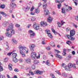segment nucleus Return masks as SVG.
I'll return each mask as SVG.
<instances>
[{
    "label": "nucleus",
    "mask_w": 78,
    "mask_h": 78,
    "mask_svg": "<svg viewBox=\"0 0 78 78\" xmlns=\"http://www.w3.org/2000/svg\"><path fill=\"white\" fill-rule=\"evenodd\" d=\"M13 25V24L12 23H10L9 26L8 27V28L7 29V32L5 34L6 36L10 37L12 36L11 34H14L15 31L14 30H13V28H14ZM10 33L11 34H10Z\"/></svg>",
    "instance_id": "1"
},
{
    "label": "nucleus",
    "mask_w": 78,
    "mask_h": 78,
    "mask_svg": "<svg viewBox=\"0 0 78 78\" xmlns=\"http://www.w3.org/2000/svg\"><path fill=\"white\" fill-rule=\"evenodd\" d=\"M70 35H66V36L68 37V39L71 40V41H73L75 40V37L73 38L72 36H73L75 34V32L74 29H73L70 31Z\"/></svg>",
    "instance_id": "2"
},
{
    "label": "nucleus",
    "mask_w": 78,
    "mask_h": 78,
    "mask_svg": "<svg viewBox=\"0 0 78 78\" xmlns=\"http://www.w3.org/2000/svg\"><path fill=\"white\" fill-rule=\"evenodd\" d=\"M73 65L72 64L69 63V64L68 66H67L65 68V69L66 70H67V71L70 70V69L72 68V67L73 66Z\"/></svg>",
    "instance_id": "3"
},
{
    "label": "nucleus",
    "mask_w": 78,
    "mask_h": 78,
    "mask_svg": "<svg viewBox=\"0 0 78 78\" xmlns=\"http://www.w3.org/2000/svg\"><path fill=\"white\" fill-rule=\"evenodd\" d=\"M36 56H37V54L36 52H33L31 53V56L32 59H36Z\"/></svg>",
    "instance_id": "4"
},
{
    "label": "nucleus",
    "mask_w": 78,
    "mask_h": 78,
    "mask_svg": "<svg viewBox=\"0 0 78 78\" xmlns=\"http://www.w3.org/2000/svg\"><path fill=\"white\" fill-rule=\"evenodd\" d=\"M29 33H30V37H33L35 36V33L32 31L31 30H30L28 31Z\"/></svg>",
    "instance_id": "5"
},
{
    "label": "nucleus",
    "mask_w": 78,
    "mask_h": 78,
    "mask_svg": "<svg viewBox=\"0 0 78 78\" xmlns=\"http://www.w3.org/2000/svg\"><path fill=\"white\" fill-rule=\"evenodd\" d=\"M19 48L20 50V51L25 52V47H23L20 45L19 46Z\"/></svg>",
    "instance_id": "6"
},
{
    "label": "nucleus",
    "mask_w": 78,
    "mask_h": 78,
    "mask_svg": "<svg viewBox=\"0 0 78 78\" xmlns=\"http://www.w3.org/2000/svg\"><path fill=\"white\" fill-rule=\"evenodd\" d=\"M34 47H35V45L34 44H30L29 46V48L31 51H34Z\"/></svg>",
    "instance_id": "7"
},
{
    "label": "nucleus",
    "mask_w": 78,
    "mask_h": 78,
    "mask_svg": "<svg viewBox=\"0 0 78 78\" xmlns=\"http://www.w3.org/2000/svg\"><path fill=\"white\" fill-rule=\"evenodd\" d=\"M25 62H26L27 64H31V59L29 58H27L25 59Z\"/></svg>",
    "instance_id": "8"
},
{
    "label": "nucleus",
    "mask_w": 78,
    "mask_h": 78,
    "mask_svg": "<svg viewBox=\"0 0 78 78\" xmlns=\"http://www.w3.org/2000/svg\"><path fill=\"white\" fill-rule=\"evenodd\" d=\"M41 25L43 27H46L47 25V22H41L40 23Z\"/></svg>",
    "instance_id": "9"
},
{
    "label": "nucleus",
    "mask_w": 78,
    "mask_h": 78,
    "mask_svg": "<svg viewBox=\"0 0 78 78\" xmlns=\"http://www.w3.org/2000/svg\"><path fill=\"white\" fill-rule=\"evenodd\" d=\"M11 7L13 8H16V4L14 3H11L10 4Z\"/></svg>",
    "instance_id": "10"
},
{
    "label": "nucleus",
    "mask_w": 78,
    "mask_h": 78,
    "mask_svg": "<svg viewBox=\"0 0 78 78\" xmlns=\"http://www.w3.org/2000/svg\"><path fill=\"white\" fill-rule=\"evenodd\" d=\"M42 6L43 9H46L47 7V4L46 2H44L42 4Z\"/></svg>",
    "instance_id": "11"
},
{
    "label": "nucleus",
    "mask_w": 78,
    "mask_h": 78,
    "mask_svg": "<svg viewBox=\"0 0 78 78\" xmlns=\"http://www.w3.org/2000/svg\"><path fill=\"white\" fill-rule=\"evenodd\" d=\"M35 74H42L43 73V71H35L34 72Z\"/></svg>",
    "instance_id": "12"
},
{
    "label": "nucleus",
    "mask_w": 78,
    "mask_h": 78,
    "mask_svg": "<svg viewBox=\"0 0 78 78\" xmlns=\"http://www.w3.org/2000/svg\"><path fill=\"white\" fill-rule=\"evenodd\" d=\"M55 55L56 57L59 58L60 59H61L62 58V56H61L58 54H56Z\"/></svg>",
    "instance_id": "13"
},
{
    "label": "nucleus",
    "mask_w": 78,
    "mask_h": 78,
    "mask_svg": "<svg viewBox=\"0 0 78 78\" xmlns=\"http://www.w3.org/2000/svg\"><path fill=\"white\" fill-rule=\"evenodd\" d=\"M0 14H1L4 17H6L7 16V14L3 12H0Z\"/></svg>",
    "instance_id": "14"
},
{
    "label": "nucleus",
    "mask_w": 78,
    "mask_h": 78,
    "mask_svg": "<svg viewBox=\"0 0 78 78\" xmlns=\"http://www.w3.org/2000/svg\"><path fill=\"white\" fill-rule=\"evenodd\" d=\"M34 64H37L38 63H39V61L35 60V59H34Z\"/></svg>",
    "instance_id": "15"
},
{
    "label": "nucleus",
    "mask_w": 78,
    "mask_h": 78,
    "mask_svg": "<svg viewBox=\"0 0 78 78\" xmlns=\"http://www.w3.org/2000/svg\"><path fill=\"white\" fill-rule=\"evenodd\" d=\"M12 64H10L9 65V70H12Z\"/></svg>",
    "instance_id": "16"
},
{
    "label": "nucleus",
    "mask_w": 78,
    "mask_h": 78,
    "mask_svg": "<svg viewBox=\"0 0 78 78\" xmlns=\"http://www.w3.org/2000/svg\"><path fill=\"white\" fill-rule=\"evenodd\" d=\"M65 0H55V1L56 2V3H62L64 1H65Z\"/></svg>",
    "instance_id": "17"
},
{
    "label": "nucleus",
    "mask_w": 78,
    "mask_h": 78,
    "mask_svg": "<svg viewBox=\"0 0 78 78\" xmlns=\"http://www.w3.org/2000/svg\"><path fill=\"white\" fill-rule=\"evenodd\" d=\"M66 48H64L63 51V56H66Z\"/></svg>",
    "instance_id": "18"
},
{
    "label": "nucleus",
    "mask_w": 78,
    "mask_h": 78,
    "mask_svg": "<svg viewBox=\"0 0 78 78\" xmlns=\"http://www.w3.org/2000/svg\"><path fill=\"white\" fill-rule=\"evenodd\" d=\"M16 56H17V54L14 53L12 55V57L13 58H16Z\"/></svg>",
    "instance_id": "19"
},
{
    "label": "nucleus",
    "mask_w": 78,
    "mask_h": 78,
    "mask_svg": "<svg viewBox=\"0 0 78 78\" xmlns=\"http://www.w3.org/2000/svg\"><path fill=\"white\" fill-rule=\"evenodd\" d=\"M20 53L23 57H25V53L23 51H20Z\"/></svg>",
    "instance_id": "20"
},
{
    "label": "nucleus",
    "mask_w": 78,
    "mask_h": 78,
    "mask_svg": "<svg viewBox=\"0 0 78 78\" xmlns=\"http://www.w3.org/2000/svg\"><path fill=\"white\" fill-rule=\"evenodd\" d=\"M41 43L43 45H45V44H46V43L45 42V39L44 38H42Z\"/></svg>",
    "instance_id": "21"
},
{
    "label": "nucleus",
    "mask_w": 78,
    "mask_h": 78,
    "mask_svg": "<svg viewBox=\"0 0 78 78\" xmlns=\"http://www.w3.org/2000/svg\"><path fill=\"white\" fill-rule=\"evenodd\" d=\"M13 60L14 62H15L16 63V62H17L19 60L17 59L16 58H13Z\"/></svg>",
    "instance_id": "22"
},
{
    "label": "nucleus",
    "mask_w": 78,
    "mask_h": 78,
    "mask_svg": "<svg viewBox=\"0 0 78 78\" xmlns=\"http://www.w3.org/2000/svg\"><path fill=\"white\" fill-rule=\"evenodd\" d=\"M45 64L48 66H50V62L49 61V60H47L45 62Z\"/></svg>",
    "instance_id": "23"
},
{
    "label": "nucleus",
    "mask_w": 78,
    "mask_h": 78,
    "mask_svg": "<svg viewBox=\"0 0 78 78\" xmlns=\"http://www.w3.org/2000/svg\"><path fill=\"white\" fill-rule=\"evenodd\" d=\"M50 45L52 47H55V43H54V42L53 41H51L50 43Z\"/></svg>",
    "instance_id": "24"
},
{
    "label": "nucleus",
    "mask_w": 78,
    "mask_h": 78,
    "mask_svg": "<svg viewBox=\"0 0 78 78\" xmlns=\"http://www.w3.org/2000/svg\"><path fill=\"white\" fill-rule=\"evenodd\" d=\"M48 22H52V19H51V17H49V18L48 19Z\"/></svg>",
    "instance_id": "25"
},
{
    "label": "nucleus",
    "mask_w": 78,
    "mask_h": 78,
    "mask_svg": "<svg viewBox=\"0 0 78 78\" xmlns=\"http://www.w3.org/2000/svg\"><path fill=\"white\" fill-rule=\"evenodd\" d=\"M44 12H46V15H48L49 13V11H48V9H45L44 10Z\"/></svg>",
    "instance_id": "26"
},
{
    "label": "nucleus",
    "mask_w": 78,
    "mask_h": 78,
    "mask_svg": "<svg viewBox=\"0 0 78 78\" xmlns=\"http://www.w3.org/2000/svg\"><path fill=\"white\" fill-rule=\"evenodd\" d=\"M6 46L7 47V48H6V51H8L9 50V44H6Z\"/></svg>",
    "instance_id": "27"
},
{
    "label": "nucleus",
    "mask_w": 78,
    "mask_h": 78,
    "mask_svg": "<svg viewBox=\"0 0 78 78\" xmlns=\"http://www.w3.org/2000/svg\"><path fill=\"white\" fill-rule=\"evenodd\" d=\"M62 76H64V78H66L67 76V74H66L65 73H62Z\"/></svg>",
    "instance_id": "28"
},
{
    "label": "nucleus",
    "mask_w": 78,
    "mask_h": 78,
    "mask_svg": "<svg viewBox=\"0 0 78 78\" xmlns=\"http://www.w3.org/2000/svg\"><path fill=\"white\" fill-rule=\"evenodd\" d=\"M1 64H2V63L0 62V72L3 70V67L1 66Z\"/></svg>",
    "instance_id": "29"
},
{
    "label": "nucleus",
    "mask_w": 78,
    "mask_h": 78,
    "mask_svg": "<svg viewBox=\"0 0 78 78\" xmlns=\"http://www.w3.org/2000/svg\"><path fill=\"white\" fill-rule=\"evenodd\" d=\"M35 12L36 13H37V14H38V13H39V8L35 10Z\"/></svg>",
    "instance_id": "30"
},
{
    "label": "nucleus",
    "mask_w": 78,
    "mask_h": 78,
    "mask_svg": "<svg viewBox=\"0 0 78 78\" xmlns=\"http://www.w3.org/2000/svg\"><path fill=\"white\" fill-rule=\"evenodd\" d=\"M45 31L46 32V33L47 34H48L50 33V30H45Z\"/></svg>",
    "instance_id": "31"
},
{
    "label": "nucleus",
    "mask_w": 78,
    "mask_h": 78,
    "mask_svg": "<svg viewBox=\"0 0 78 78\" xmlns=\"http://www.w3.org/2000/svg\"><path fill=\"white\" fill-rule=\"evenodd\" d=\"M0 8L2 9H4L5 8V5L4 4L1 5L0 6Z\"/></svg>",
    "instance_id": "32"
},
{
    "label": "nucleus",
    "mask_w": 78,
    "mask_h": 78,
    "mask_svg": "<svg viewBox=\"0 0 78 78\" xmlns=\"http://www.w3.org/2000/svg\"><path fill=\"white\" fill-rule=\"evenodd\" d=\"M48 36L51 39H52V35H51V34L50 33L49 34H48Z\"/></svg>",
    "instance_id": "33"
},
{
    "label": "nucleus",
    "mask_w": 78,
    "mask_h": 78,
    "mask_svg": "<svg viewBox=\"0 0 78 78\" xmlns=\"http://www.w3.org/2000/svg\"><path fill=\"white\" fill-rule=\"evenodd\" d=\"M3 27H6L7 26V23L6 22H4L3 24Z\"/></svg>",
    "instance_id": "34"
},
{
    "label": "nucleus",
    "mask_w": 78,
    "mask_h": 78,
    "mask_svg": "<svg viewBox=\"0 0 78 78\" xmlns=\"http://www.w3.org/2000/svg\"><path fill=\"white\" fill-rule=\"evenodd\" d=\"M31 20L32 21L36 20V18H35L34 17H32L31 18Z\"/></svg>",
    "instance_id": "35"
},
{
    "label": "nucleus",
    "mask_w": 78,
    "mask_h": 78,
    "mask_svg": "<svg viewBox=\"0 0 78 78\" xmlns=\"http://www.w3.org/2000/svg\"><path fill=\"white\" fill-rule=\"evenodd\" d=\"M55 53L56 54H58V53H60V52L59 51L56 49H55Z\"/></svg>",
    "instance_id": "36"
},
{
    "label": "nucleus",
    "mask_w": 78,
    "mask_h": 78,
    "mask_svg": "<svg viewBox=\"0 0 78 78\" xmlns=\"http://www.w3.org/2000/svg\"><path fill=\"white\" fill-rule=\"evenodd\" d=\"M69 31H70V28L68 27L66 29V32H68Z\"/></svg>",
    "instance_id": "37"
},
{
    "label": "nucleus",
    "mask_w": 78,
    "mask_h": 78,
    "mask_svg": "<svg viewBox=\"0 0 78 78\" xmlns=\"http://www.w3.org/2000/svg\"><path fill=\"white\" fill-rule=\"evenodd\" d=\"M72 25H73V27H74L75 28H77V27H78V26H77V25H75V23H72Z\"/></svg>",
    "instance_id": "38"
},
{
    "label": "nucleus",
    "mask_w": 78,
    "mask_h": 78,
    "mask_svg": "<svg viewBox=\"0 0 78 78\" xmlns=\"http://www.w3.org/2000/svg\"><path fill=\"white\" fill-rule=\"evenodd\" d=\"M32 69H36V66L34 64H33L32 66Z\"/></svg>",
    "instance_id": "39"
},
{
    "label": "nucleus",
    "mask_w": 78,
    "mask_h": 78,
    "mask_svg": "<svg viewBox=\"0 0 78 78\" xmlns=\"http://www.w3.org/2000/svg\"><path fill=\"white\" fill-rule=\"evenodd\" d=\"M62 66L63 67H64V68L66 67H66H67L66 66V64L65 63L62 64Z\"/></svg>",
    "instance_id": "40"
},
{
    "label": "nucleus",
    "mask_w": 78,
    "mask_h": 78,
    "mask_svg": "<svg viewBox=\"0 0 78 78\" xmlns=\"http://www.w3.org/2000/svg\"><path fill=\"white\" fill-rule=\"evenodd\" d=\"M61 4H59L57 5L58 8V9L61 8Z\"/></svg>",
    "instance_id": "41"
},
{
    "label": "nucleus",
    "mask_w": 78,
    "mask_h": 78,
    "mask_svg": "<svg viewBox=\"0 0 78 78\" xmlns=\"http://www.w3.org/2000/svg\"><path fill=\"white\" fill-rule=\"evenodd\" d=\"M58 25V26L59 27H61V23L60 22H58L57 23Z\"/></svg>",
    "instance_id": "42"
},
{
    "label": "nucleus",
    "mask_w": 78,
    "mask_h": 78,
    "mask_svg": "<svg viewBox=\"0 0 78 78\" xmlns=\"http://www.w3.org/2000/svg\"><path fill=\"white\" fill-rule=\"evenodd\" d=\"M8 59L7 58H5L4 60V62H6L8 61Z\"/></svg>",
    "instance_id": "43"
},
{
    "label": "nucleus",
    "mask_w": 78,
    "mask_h": 78,
    "mask_svg": "<svg viewBox=\"0 0 78 78\" xmlns=\"http://www.w3.org/2000/svg\"><path fill=\"white\" fill-rule=\"evenodd\" d=\"M34 29L36 30H39V26H36L35 28H34Z\"/></svg>",
    "instance_id": "44"
},
{
    "label": "nucleus",
    "mask_w": 78,
    "mask_h": 78,
    "mask_svg": "<svg viewBox=\"0 0 78 78\" xmlns=\"http://www.w3.org/2000/svg\"><path fill=\"white\" fill-rule=\"evenodd\" d=\"M62 13L65 14V13L66 12V11H65V10H64V9L62 8Z\"/></svg>",
    "instance_id": "45"
},
{
    "label": "nucleus",
    "mask_w": 78,
    "mask_h": 78,
    "mask_svg": "<svg viewBox=\"0 0 78 78\" xmlns=\"http://www.w3.org/2000/svg\"><path fill=\"white\" fill-rule=\"evenodd\" d=\"M12 42H14V43H17V41H16V40L14 39H12Z\"/></svg>",
    "instance_id": "46"
},
{
    "label": "nucleus",
    "mask_w": 78,
    "mask_h": 78,
    "mask_svg": "<svg viewBox=\"0 0 78 78\" xmlns=\"http://www.w3.org/2000/svg\"><path fill=\"white\" fill-rule=\"evenodd\" d=\"M33 27L34 28H35L36 27H37V24H36V23H34Z\"/></svg>",
    "instance_id": "47"
},
{
    "label": "nucleus",
    "mask_w": 78,
    "mask_h": 78,
    "mask_svg": "<svg viewBox=\"0 0 78 78\" xmlns=\"http://www.w3.org/2000/svg\"><path fill=\"white\" fill-rule=\"evenodd\" d=\"M72 55H68V58H72Z\"/></svg>",
    "instance_id": "48"
},
{
    "label": "nucleus",
    "mask_w": 78,
    "mask_h": 78,
    "mask_svg": "<svg viewBox=\"0 0 78 78\" xmlns=\"http://www.w3.org/2000/svg\"><path fill=\"white\" fill-rule=\"evenodd\" d=\"M69 42L70 44H72V42H71V41H67L66 42V44H68V45H69Z\"/></svg>",
    "instance_id": "49"
},
{
    "label": "nucleus",
    "mask_w": 78,
    "mask_h": 78,
    "mask_svg": "<svg viewBox=\"0 0 78 78\" xmlns=\"http://www.w3.org/2000/svg\"><path fill=\"white\" fill-rule=\"evenodd\" d=\"M39 58H40V54H39L37 56V55L36 56V58H35V59H39Z\"/></svg>",
    "instance_id": "50"
},
{
    "label": "nucleus",
    "mask_w": 78,
    "mask_h": 78,
    "mask_svg": "<svg viewBox=\"0 0 78 78\" xmlns=\"http://www.w3.org/2000/svg\"><path fill=\"white\" fill-rule=\"evenodd\" d=\"M50 76H52V78H56V77H55L54 76V75H53V74L51 73L50 74Z\"/></svg>",
    "instance_id": "51"
},
{
    "label": "nucleus",
    "mask_w": 78,
    "mask_h": 78,
    "mask_svg": "<svg viewBox=\"0 0 78 78\" xmlns=\"http://www.w3.org/2000/svg\"><path fill=\"white\" fill-rule=\"evenodd\" d=\"M51 30H52V32H53L55 34H55V30H54V29H51Z\"/></svg>",
    "instance_id": "52"
},
{
    "label": "nucleus",
    "mask_w": 78,
    "mask_h": 78,
    "mask_svg": "<svg viewBox=\"0 0 78 78\" xmlns=\"http://www.w3.org/2000/svg\"><path fill=\"white\" fill-rule=\"evenodd\" d=\"M72 53L73 55H75V51H72Z\"/></svg>",
    "instance_id": "53"
},
{
    "label": "nucleus",
    "mask_w": 78,
    "mask_h": 78,
    "mask_svg": "<svg viewBox=\"0 0 78 78\" xmlns=\"http://www.w3.org/2000/svg\"><path fill=\"white\" fill-rule=\"evenodd\" d=\"M14 70L15 72H19V70L17 68H16Z\"/></svg>",
    "instance_id": "54"
},
{
    "label": "nucleus",
    "mask_w": 78,
    "mask_h": 78,
    "mask_svg": "<svg viewBox=\"0 0 78 78\" xmlns=\"http://www.w3.org/2000/svg\"><path fill=\"white\" fill-rule=\"evenodd\" d=\"M34 9V7L32 6L30 10V11H33V10Z\"/></svg>",
    "instance_id": "55"
},
{
    "label": "nucleus",
    "mask_w": 78,
    "mask_h": 78,
    "mask_svg": "<svg viewBox=\"0 0 78 78\" xmlns=\"http://www.w3.org/2000/svg\"><path fill=\"white\" fill-rule=\"evenodd\" d=\"M12 52L9 53H8L7 54V55H8V56H10V55H11V54H12Z\"/></svg>",
    "instance_id": "56"
},
{
    "label": "nucleus",
    "mask_w": 78,
    "mask_h": 78,
    "mask_svg": "<svg viewBox=\"0 0 78 78\" xmlns=\"http://www.w3.org/2000/svg\"><path fill=\"white\" fill-rule=\"evenodd\" d=\"M20 25L18 24H16V27H18V28H19L20 27Z\"/></svg>",
    "instance_id": "57"
},
{
    "label": "nucleus",
    "mask_w": 78,
    "mask_h": 78,
    "mask_svg": "<svg viewBox=\"0 0 78 78\" xmlns=\"http://www.w3.org/2000/svg\"><path fill=\"white\" fill-rule=\"evenodd\" d=\"M61 23H62V25H63L64 23H65V22H64V21H63L62 20L61 21Z\"/></svg>",
    "instance_id": "58"
},
{
    "label": "nucleus",
    "mask_w": 78,
    "mask_h": 78,
    "mask_svg": "<svg viewBox=\"0 0 78 78\" xmlns=\"http://www.w3.org/2000/svg\"><path fill=\"white\" fill-rule=\"evenodd\" d=\"M68 9L69 10V11H70V10H72V7L70 6L68 8Z\"/></svg>",
    "instance_id": "59"
},
{
    "label": "nucleus",
    "mask_w": 78,
    "mask_h": 78,
    "mask_svg": "<svg viewBox=\"0 0 78 78\" xmlns=\"http://www.w3.org/2000/svg\"><path fill=\"white\" fill-rule=\"evenodd\" d=\"M65 9V10H66V12H69V11H70V10L68 8V9Z\"/></svg>",
    "instance_id": "60"
},
{
    "label": "nucleus",
    "mask_w": 78,
    "mask_h": 78,
    "mask_svg": "<svg viewBox=\"0 0 78 78\" xmlns=\"http://www.w3.org/2000/svg\"><path fill=\"white\" fill-rule=\"evenodd\" d=\"M55 72L57 73V74H58V75H61V73H59V72L58 71H55Z\"/></svg>",
    "instance_id": "61"
},
{
    "label": "nucleus",
    "mask_w": 78,
    "mask_h": 78,
    "mask_svg": "<svg viewBox=\"0 0 78 78\" xmlns=\"http://www.w3.org/2000/svg\"><path fill=\"white\" fill-rule=\"evenodd\" d=\"M3 37H0V41L3 40Z\"/></svg>",
    "instance_id": "62"
},
{
    "label": "nucleus",
    "mask_w": 78,
    "mask_h": 78,
    "mask_svg": "<svg viewBox=\"0 0 78 78\" xmlns=\"http://www.w3.org/2000/svg\"><path fill=\"white\" fill-rule=\"evenodd\" d=\"M75 66V64H74V65H73V66L72 67H73L74 69H76V66Z\"/></svg>",
    "instance_id": "63"
},
{
    "label": "nucleus",
    "mask_w": 78,
    "mask_h": 78,
    "mask_svg": "<svg viewBox=\"0 0 78 78\" xmlns=\"http://www.w3.org/2000/svg\"><path fill=\"white\" fill-rule=\"evenodd\" d=\"M75 19L76 20H77V21H78V15H77Z\"/></svg>",
    "instance_id": "64"
}]
</instances>
